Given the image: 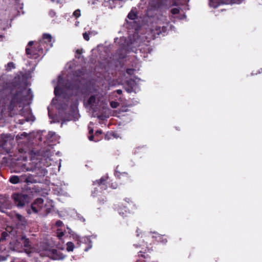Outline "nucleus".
Listing matches in <instances>:
<instances>
[{
	"label": "nucleus",
	"mask_w": 262,
	"mask_h": 262,
	"mask_svg": "<svg viewBox=\"0 0 262 262\" xmlns=\"http://www.w3.org/2000/svg\"><path fill=\"white\" fill-rule=\"evenodd\" d=\"M63 224V223L60 220H58L57 221H56V223H55V225L57 227H61Z\"/></svg>",
	"instance_id": "ea45409f"
},
{
	"label": "nucleus",
	"mask_w": 262,
	"mask_h": 262,
	"mask_svg": "<svg viewBox=\"0 0 262 262\" xmlns=\"http://www.w3.org/2000/svg\"><path fill=\"white\" fill-rule=\"evenodd\" d=\"M56 2H57V3H60V1H59V0H57Z\"/></svg>",
	"instance_id": "e2e57ef3"
},
{
	"label": "nucleus",
	"mask_w": 262,
	"mask_h": 262,
	"mask_svg": "<svg viewBox=\"0 0 262 262\" xmlns=\"http://www.w3.org/2000/svg\"><path fill=\"white\" fill-rule=\"evenodd\" d=\"M209 5L210 7H212L213 8H216L217 7V5L215 4L213 1L209 2Z\"/></svg>",
	"instance_id": "a19ab883"
},
{
	"label": "nucleus",
	"mask_w": 262,
	"mask_h": 262,
	"mask_svg": "<svg viewBox=\"0 0 262 262\" xmlns=\"http://www.w3.org/2000/svg\"><path fill=\"white\" fill-rule=\"evenodd\" d=\"M125 89L126 91V92H127L129 93H130L133 92H135V91H136L135 90H134L132 88L128 87L127 85H126Z\"/></svg>",
	"instance_id": "72a5a7b5"
},
{
	"label": "nucleus",
	"mask_w": 262,
	"mask_h": 262,
	"mask_svg": "<svg viewBox=\"0 0 262 262\" xmlns=\"http://www.w3.org/2000/svg\"><path fill=\"white\" fill-rule=\"evenodd\" d=\"M102 133V131L101 130H97L95 133L96 134H101Z\"/></svg>",
	"instance_id": "5fc2aeb1"
},
{
	"label": "nucleus",
	"mask_w": 262,
	"mask_h": 262,
	"mask_svg": "<svg viewBox=\"0 0 262 262\" xmlns=\"http://www.w3.org/2000/svg\"><path fill=\"white\" fill-rule=\"evenodd\" d=\"M6 249L5 246L1 245H0V252H2Z\"/></svg>",
	"instance_id": "49530a36"
},
{
	"label": "nucleus",
	"mask_w": 262,
	"mask_h": 262,
	"mask_svg": "<svg viewBox=\"0 0 262 262\" xmlns=\"http://www.w3.org/2000/svg\"><path fill=\"white\" fill-rule=\"evenodd\" d=\"M17 207H23L29 202L30 197L27 194H18L17 193Z\"/></svg>",
	"instance_id": "6e6552de"
},
{
	"label": "nucleus",
	"mask_w": 262,
	"mask_h": 262,
	"mask_svg": "<svg viewBox=\"0 0 262 262\" xmlns=\"http://www.w3.org/2000/svg\"><path fill=\"white\" fill-rule=\"evenodd\" d=\"M134 70L133 69H127L126 70V73L128 75H133L134 74Z\"/></svg>",
	"instance_id": "58836bf2"
},
{
	"label": "nucleus",
	"mask_w": 262,
	"mask_h": 262,
	"mask_svg": "<svg viewBox=\"0 0 262 262\" xmlns=\"http://www.w3.org/2000/svg\"><path fill=\"white\" fill-rule=\"evenodd\" d=\"M126 84L128 87L132 88L135 90L136 89V87L138 86L136 81L132 79L128 80L127 81Z\"/></svg>",
	"instance_id": "aec40b11"
},
{
	"label": "nucleus",
	"mask_w": 262,
	"mask_h": 262,
	"mask_svg": "<svg viewBox=\"0 0 262 262\" xmlns=\"http://www.w3.org/2000/svg\"><path fill=\"white\" fill-rule=\"evenodd\" d=\"M107 177H102L100 179L94 182V184H98L99 186L101 187V188L105 189V182L107 180Z\"/></svg>",
	"instance_id": "dca6fc26"
},
{
	"label": "nucleus",
	"mask_w": 262,
	"mask_h": 262,
	"mask_svg": "<svg viewBox=\"0 0 262 262\" xmlns=\"http://www.w3.org/2000/svg\"><path fill=\"white\" fill-rule=\"evenodd\" d=\"M48 114H49V117H50V112H49V113H48Z\"/></svg>",
	"instance_id": "774afa93"
},
{
	"label": "nucleus",
	"mask_w": 262,
	"mask_h": 262,
	"mask_svg": "<svg viewBox=\"0 0 262 262\" xmlns=\"http://www.w3.org/2000/svg\"><path fill=\"white\" fill-rule=\"evenodd\" d=\"M89 133L90 134H92L93 133V129L92 128H90V127H89Z\"/></svg>",
	"instance_id": "6e6d98bb"
},
{
	"label": "nucleus",
	"mask_w": 262,
	"mask_h": 262,
	"mask_svg": "<svg viewBox=\"0 0 262 262\" xmlns=\"http://www.w3.org/2000/svg\"><path fill=\"white\" fill-rule=\"evenodd\" d=\"M11 207V203L9 201L4 200L3 202L1 201L0 211L4 212L3 210L4 208H10Z\"/></svg>",
	"instance_id": "2eb2a0df"
},
{
	"label": "nucleus",
	"mask_w": 262,
	"mask_h": 262,
	"mask_svg": "<svg viewBox=\"0 0 262 262\" xmlns=\"http://www.w3.org/2000/svg\"><path fill=\"white\" fill-rule=\"evenodd\" d=\"M117 168L118 167H116V169L115 170V175L116 177H119L120 175L121 174V173L118 171V170H117Z\"/></svg>",
	"instance_id": "c03bdc74"
},
{
	"label": "nucleus",
	"mask_w": 262,
	"mask_h": 262,
	"mask_svg": "<svg viewBox=\"0 0 262 262\" xmlns=\"http://www.w3.org/2000/svg\"><path fill=\"white\" fill-rule=\"evenodd\" d=\"M90 34V33H88L86 32L83 33V34H82L83 37L85 40L89 41L90 40V37H89Z\"/></svg>",
	"instance_id": "2f4dec72"
},
{
	"label": "nucleus",
	"mask_w": 262,
	"mask_h": 262,
	"mask_svg": "<svg viewBox=\"0 0 262 262\" xmlns=\"http://www.w3.org/2000/svg\"><path fill=\"white\" fill-rule=\"evenodd\" d=\"M110 104L112 108H117L118 106V103L115 101L111 102Z\"/></svg>",
	"instance_id": "c9c22d12"
},
{
	"label": "nucleus",
	"mask_w": 262,
	"mask_h": 262,
	"mask_svg": "<svg viewBox=\"0 0 262 262\" xmlns=\"http://www.w3.org/2000/svg\"><path fill=\"white\" fill-rule=\"evenodd\" d=\"M41 154L45 160H47L51 156L50 151L49 150H46L45 152L41 151Z\"/></svg>",
	"instance_id": "a878e982"
},
{
	"label": "nucleus",
	"mask_w": 262,
	"mask_h": 262,
	"mask_svg": "<svg viewBox=\"0 0 262 262\" xmlns=\"http://www.w3.org/2000/svg\"><path fill=\"white\" fill-rule=\"evenodd\" d=\"M49 134H51V136H53V135H54V134H55V133H54V132H50V133H49Z\"/></svg>",
	"instance_id": "052dcab7"
},
{
	"label": "nucleus",
	"mask_w": 262,
	"mask_h": 262,
	"mask_svg": "<svg viewBox=\"0 0 262 262\" xmlns=\"http://www.w3.org/2000/svg\"><path fill=\"white\" fill-rule=\"evenodd\" d=\"M94 136L93 135H91L89 137V139L90 141H93V139H94Z\"/></svg>",
	"instance_id": "864d4df0"
},
{
	"label": "nucleus",
	"mask_w": 262,
	"mask_h": 262,
	"mask_svg": "<svg viewBox=\"0 0 262 262\" xmlns=\"http://www.w3.org/2000/svg\"><path fill=\"white\" fill-rule=\"evenodd\" d=\"M25 139L27 141H29L30 140L29 134H28L26 132H23L20 134H17V141L19 139Z\"/></svg>",
	"instance_id": "f3484780"
},
{
	"label": "nucleus",
	"mask_w": 262,
	"mask_h": 262,
	"mask_svg": "<svg viewBox=\"0 0 262 262\" xmlns=\"http://www.w3.org/2000/svg\"><path fill=\"white\" fill-rule=\"evenodd\" d=\"M116 92L118 94L120 95L122 94V91L121 90L119 89L116 90Z\"/></svg>",
	"instance_id": "3c124183"
},
{
	"label": "nucleus",
	"mask_w": 262,
	"mask_h": 262,
	"mask_svg": "<svg viewBox=\"0 0 262 262\" xmlns=\"http://www.w3.org/2000/svg\"><path fill=\"white\" fill-rule=\"evenodd\" d=\"M73 15L76 18L79 17L81 15L80 9L76 10L73 13Z\"/></svg>",
	"instance_id": "7c9ffc66"
},
{
	"label": "nucleus",
	"mask_w": 262,
	"mask_h": 262,
	"mask_svg": "<svg viewBox=\"0 0 262 262\" xmlns=\"http://www.w3.org/2000/svg\"><path fill=\"white\" fill-rule=\"evenodd\" d=\"M136 262H145V261L144 260L137 259Z\"/></svg>",
	"instance_id": "4d7b16f0"
},
{
	"label": "nucleus",
	"mask_w": 262,
	"mask_h": 262,
	"mask_svg": "<svg viewBox=\"0 0 262 262\" xmlns=\"http://www.w3.org/2000/svg\"><path fill=\"white\" fill-rule=\"evenodd\" d=\"M134 246L136 247H138L139 246L138 245H134Z\"/></svg>",
	"instance_id": "0e129e2a"
},
{
	"label": "nucleus",
	"mask_w": 262,
	"mask_h": 262,
	"mask_svg": "<svg viewBox=\"0 0 262 262\" xmlns=\"http://www.w3.org/2000/svg\"><path fill=\"white\" fill-rule=\"evenodd\" d=\"M112 188H114V189L116 188V185H115H115H113V186L112 185Z\"/></svg>",
	"instance_id": "680f3d73"
},
{
	"label": "nucleus",
	"mask_w": 262,
	"mask_h": 262,
	"mask_svg": "<svg viewBox=\"0 0 262 262\" xmlns=\"http://www.w3.org/2000/svg\"><path fill=\"white\" fill-rule=\"evenodd\" d=\"M53 208L52 202H50L44 205L43 200L42 198H37L31 204V207L27 209V212L28 214L32 213H38L40 215L46 216L51 211Z\"/></svg>",
	"instance_id": "20e7f679"
},
{
	"label": "nucleus",
	"mask_w": 262,
	"mask_h": 262,
	"mask_svg": "<svg viewBox=\"0 0 262 262\" xmlns=\"http://www.w3.org/2000/svg\"><path fill=\"white\" fill-rule=\"evenodd\" d=\"M118 211L119 214L122 216H123L124 215H126L127 214V213H128V210L126 208H124V212L122 211V209L121 208H119L118 210Z\"/></svg>",
	"instance_id": "c756f323"
},
{
	"label": "nucleus",
	"mask_w": 262,
	"mask_h": 262,
	"mask_svg": "<svg viewBox=\"0 0 262 262\" xmlns=\"http://www.w3.org/2000/svg\"><path fill=\"white\" fill-rule=\"evenodd\" d=\"M3 35H0V38H3Z\"/></svg>",
	"instance_id": "69168bd1"
},
{
	"label": "nucleus",
	"mask_w": 262,
	"mask_h": 262,
	"mask_svg": "<svg viewBox=\"0 0 262 262\" xmlns=\"http://www.w3.org/2000/svg\"><path fill=\"white\" fill-rule=\"evenodd\" d=\"M81 54V51L80 50H77L75 55L76 58L79 59L80 58Z\"/></svg>",
	"instance_id": "e433bc0d"
},
{
	"label": "nucleus",
	"mask_w": 262,
	"mask_h": 262,
	"mask_svg": "<svg viewBox=\"0 0 262 262\" xmlns=\"http://www.w3.org/2000/svg\"><path fill=\"white\" fill-rule=\"evenodd\" d=\"M77 216H78V218L79 219V220L81 221H82V222H85V219L80 214H78L77 215Z\"/></svg>",
	"instance_id": "37998d69"
},
{
	"label": "nucleus",
	"mask_w": 262,
	"mask_h": 262,
	"mask_svg": "<svg viewBox=\"0 0 262 262\" xmlns=\"http://www.w3.org/2000/svg\"><path fill=\"white\" fill-rule=\"evenodd\" d=\"M19 247L23 248V250L26 253L30 252L31 246L29 238L25 235H22L20 237L17 235V249Z\"/></svg>",
	"instance_id": "0eeeda50"
},
{
	"label": "nucleus",
	"mask_w": 262,
	"mask_h": 262,
	"mask_svg": "<svg viewBox=\"0 0 262 262\" xmlns=\"http://www.w3.org/2000/svg\"><path fill=\"white\" fill-rule=\"evenodd\" d=\"M63 82V78L61 76H58V84L57 86H56L54 88V94L55 96L59 95L61 92L62 90L61 88L59 86L60 85L62 84Z\"/></svg>",
	"instance_id": "f8f14e48"
},
{
	"label": "nucleus",
	"mask_w": 262,
	"mask_h": 262,
	"mask_svg": "<svg viewBox=\"0 0 262 262\" xmlns=\"http://www.w3.org/2000/svg\"><path fill=\"white\" fill-rule=\"evenodd\" d=\"M15 68V64L13 62H8L6 66V70L7 71H10L12 69H14Z\"/></svg>",
	"instance_id": "5701e85b"
},
{
	"label": "nucleus",
	"mask_w": 262,
	"mask_h": 262,
	"mask_svg": "<svg viewBox=\"0 0 262 262\" xmlns=\"http://www.w3.org/2000/svg\"><path fill=\"white\" fill-rule=\"evenodd\" d=\"M96 103V97L95 95H92L90 96V97L89 98L88 100V104L90 106H93L95 105V104Z\"/></svg>",
	"instance_id": "6ab92c4d"
},
{
	"label": "nucleus",
	"mask_w": 262,
	"mask_h": 262,
	"mask_svg": "<svg viewBox=\"0 0 262 262\" xmlns=\"http://www.w3.org/2000/svg\"><path fill=\"white\" fill-rule=\"evenodd\" d=\"M49 15L51 17H54L56 15V12L53 10H50L49 12Z\"/></svg>",
	"instance_id": "f704fd0d"
},
{
	"label": "nucleus",
	"mask_w": 262,
	"mask_h": 262,
	"mask_svg": "<svg viewBox=\"0 0 262 262\" xmlns=\"http://www.w3.org/2000/svg\"><path fill=\"white\" fill-rule=\"evenodd\" d=\"M34 43V42L33 41H30L29 42H28V46H30L31 47Z\"/></svg>",
	"instance_id": "603ef678"
},
{
	"label": "nucleus",
	"mask_w": 262,
	"mask_h": 262,
	"mask_svg": "<svg viewBox=\"0 0 262 262\" xmlns=\"http://www.w3.org/2000/svg\"><path fill=\"white\" fill-rule=\"evenodd\" d=\"M12 232H13V230L11 229V227L6 228V231L2 233L1 237H0V242L6 240L7 237H10L12 234Z\"/></svg>",
	"instance_id": "9d476101"
},
{
	"label": "nucleus",
	"mask_w": 262,
	"mask_h": 262,
	"mask_svg": "<svg viewBox=\"0 0 262 262\" xmlns=\"http://www.w3.org/2000/svg\"><path fill=\"white\" fill-rule=\"evenodd\" d=\"M16 77L14 78L13 81L12 83L13 88H12L11 91L13 93V96L8 107L9 116L11 117L14 116L16 114L15 110V107L16 106V91H15V89L16 87Z\"/></svg>",
	"instance_id": "39448f33"
},
{
	"label": "nucleus",
	"mask_w": 262,
	"mask_h": 262,
	"mask_svg": "<svg viewBox=\"0 0 262 262\" xmlns=\"http://www.w3.org/2000/svg\"><path fill=\"white\" fill-rule=\"evenodd\" d=\"M23 179H24V178H20L18 176H17V183H19L20 182L22 181Z\"/></svg>",
	"instance_id": "8fccbe9b"
},
{
	"label": "nucleus",
	"mask_w": 262,
	"mask_h": 262,
	"mask_svg": "<svg viewBox=\"0 0 262 262\" xmlns=\"http://www.w3.org/2000/svg\"><path fill=\"white\" fill-rule=\"evenodd\" d=\"M21 166V169L23 171L26 170V171H31L33 170L32 168H29L28 167L26 168V166L25 164H21L20 165V163H17V172H18V167Z\"/></svg>",
	"instance_id": "b1692460"
},
{
	"label": "nucleus",
	"mask_w": 262,
	"mask_h": 262,
	"mask_svg": "<svg viewBox=\"0 0 262 262\" xmlns=\"http://www.w3.org/2000/svg\"><path fill=\"white\" fill-rule=\"evenodd\" d=\"M45 173H46V172H45V170H44L43 169H42V172H41L43 176H45Z\"/></svg>",
	"instance_id": "13d9d810"
},
{
	"label": "nucleus",
	"mask_w": 262,
	"mask_h": 262,
	"mask_svg": "<svg viewBox=\"0 0 262 262\" xmlns=\"http://www.w3.org/2000/svg\"><path fill=\"white\" fill-rule=\"evenodd\" d=\"M136 17H137L136 14L132 11H131L127 15V18L130 20L135 19Z\"/></svg>",
	"instance_id": "393cba45"
},
{
	"label": "nucleus",
	"mask_w": 262,
	"mask_h": 262,
	"mask_svg": "<svg viewBox=\"0 0 262 262\" xmlns=\"http://www.w3.org/2000/svg\"><path fill=\"white\" fill-rule=\"evenodd\" d=\"M244 0H231L232 2L233 3H236V4H240Z\"/></svg>",
	"instance_id": "a18cd8bd"
},
{
	"label": "nucleus",
	"mask_w": 262,
	"mask_h": 262,
	"mask_svg": "<svg viewBox=\"0 0 262 262\" xmlns=\"http://www.w3.org/2000/svg\"><path fill=\"white\" fill-rule=\"evenodd\" d=\"M35 64L27 60L17 74V106L21 107L17 113V128L26 130L35 120L30 107L33 98L30 80L35 69Z\"/></svg>",
	"instance_id": "f257e3e1"
},
{
	"label": "nucleus",
	"mask_w": 262,
	"mask_h": 262,
	"mask_svg": "<svg viewBox=\"0 0 262 262\" xmlns=\"http://www.w3.org/2000/svg\"><path fill=\"white\" fill-rule=\"evenodd\" d=\"M25 181L27 182V183H36V180H34V179H32L31 178V177L28 176V177H26L25 179Z\"/></svg>",
	"instance_id": "cd10ccee"
},
{
	"label": "nucleus",
	"mask_w": 262,
	"mask_h": 262,
	"mask_svg": "<svg viewBox=\"0 0 262 262\" xmlns=\"http://www.w3.org/2000/svg\"><path fill=\"white\" fill-rule=\"evenodd\" d=\"M138 256L139 257H144L145 258V256L142 254V252L141 251H140L139 253H138Z\"/></svg>",
	"instance_id": "de8ad7c7"
},
{
	"label": "nucleus",
	"mask_w": 262,
	"mask_h": 262,
	"mask_svg": "<svg viewBox=\"0 0 262 262\" xmlns=\"http://www.w3.org/2000/svg\"><path fill=\"white\" fill-rule=\"evenodd\" d=\"M153 233L155 235H153L152 238H155L157 242H160L162 244H166L167 243V239L166 238H164L163 235H160L156 232Z\"/></svg>",
	"instance_id": "4468645a"
},
{
	"label": "nucleus",
	"mask_w": 262,
	"mask_h": 262,
	"mask_svg": "<svg viewBox=\"0 0 262 262\" xmlns=\"http://www.w3.org/2000/svg\"><path fill=\"white\" fill-rule=\"evenodd\" d=\"M165 4V0H148L144 28L146 31L145 38L148 42L156 38L157 36L166 33L168 26L166 17L163 15H157L158 9Z\"/></svg>",
	"instance_id": "f03ea898"
},
{
	"label": "nucleus",
	"mask_w": 262,
	"mask_h": 262,
	"mask_svg": "<svg viewBox=\"0 0 262 262\" xmlns=\"http://www.w3.org/2000/svg\"><path fill=\"white\" fill-rule=\"evenodd\" d=\"M100 0H89L88 3L91 5H95Z\"/></svg>",
	"instance_id": "4c0bfd02"
},
{
	"label": "nucleus",
	"mask_w": 262,
	"mask_h": 262,
	"mask_svg": "<svg viewBox=\"0 0 262 262\" xmlns=\"http://www.w3.org/2000/svg\"><path fill=\"white\" fill-rule=\"evenodd\" d=\"M9 248L11 251H15L16 248V240L14 239L13 241L10 242L9 245Z\"/></svg>",
	"instance_id": "412c9836"
},
{
	"label": "nucleus",
	"mask_w": 262,
	"mask_h": 262,
	"mask_svg": "<svg viewBox=\"0 0 262 262\" xmlns=\"http://www.w3.org/2000/svg\"><path fill=\"white\" fill-rule=\"evenodd\" d=\"M63 235L64 233L62 232L58 233V236L59 237V238H61Z\"/></svg>",
	"instance_id": "09e8293b"
},
{
	"label": "nucleus",
	"mask_w": 262,
	"mask_h": 262,
	"mask_svg": "<svg viewBox=\"0 0 262 262\" xmlns=\"http://www.w3.org/2000/svg\"><path fill=\"white\" fill-rule=\"evenodd\" d=\"M13 141V139L10 135H2L0 137V147L9 153L12 147Z\"/></svg>",
	"instance_id": "423d86ee"
},
{
	"label": "nucleus",
	"mask_w": 262,
	"mask_h": 262,
	"mask_svg": "<svg viewBox=\"0 0 262 262\" xmlns=\"http://www.w3.org/2000/svg\"><path fill=\"white\" fill-rule=\"evenodd\" d=\"M52 37L51 34L45 33L42 38L36 42L33 49L29 47L26 49L27 55H30V58L41 59L47 51L52 47Z\"/></svg>",
	"instance_id": "7ed1b4c3"
},
{
	"label": "nucleus",
	"mask_w": 262,
	"mask_h": 262,
	"mask_svg": "<svg viewBox=\"0 0 262 262\" xmlns=\"http://www.w3.org/2000/svg\"><path fill=\"white\" fill-rule=\"evenodd\" d=\"M50 1H52V2H55V0H50Z\"/></svg>",
	"instance_id": "338daca9"
},
{
	"label": "nucleus",
	"mask_w": 262,
	"mask_h": 262,
	"mask_svg": "<svg viewBox=\"0 0 262 262\" xmlns=\"http://www.w3.org/2000/svg\"><path fill=\"white\" fill-rule=\"evenodd\" d=\"M12 198L13 200L14 203H16V193H13L12 195Z\"/></svg>",
	"instance_id": "79ce46f5"
},
{
	"label": "nucleus",
	"mask_w": 262,
	"mask_h": 262,
	"mask_svg": "<svg viewBox=\"0 0 262 262\" xmlns=\"http://www.w3.org/2000/svg\"><path fill=\"white\" fill-rule=\"evenodd\" d=\"M65 88L68 90H73L76 88V86L73 85L72 84H69V81L66 83Z\"/></svg>",
	"instance_id": "bb28decb"
},
{
	"label": "nucleus",
	"mask_w": 262,
	"mask_h": 262,
	"mask_svg": "<svg viewBox=\"0 0 262 262\" xmlns=\"http://www.w3.org/2000/svg\"><path fill=\"white\" fill-rule=\"evenodd\" d=\"M139 229H138L136 231V232H137V236H139Z\"/></svg>",
	"instance_id": "bf43d9fd"
},
{
	"label": "nucleus",
	"mask_w": 262,
	"mask_h": 262,
	"mask_svg": "<svg viewBox=\"0 0 262 262\" xmlns=\"http://www.w3.org/2000/svg\"><path fill=\"white\" fill-rule=\"evenodd\" d=\"M70 105L71 109L75 111L77 109L78 101L76 99H74L72 97H70L67 101L66 105Z\"/></svg>",
	"instance_id": "9b49d317"
},
{
	"label": "nucleus",
	"mask_w": 262,
	"mask_h": 262,
	"mask_svg": "<svg viewBox=\"0 0 262 262\" xmlns=\"http://www.w3.org/2000/svg\"><path fill=\"white\" fill-rule=\"evenodd\" d=\"M27 224L26 220L21 215L17 214V229H23Z\"/></svg>",
	"instance_id": "1a4fd4ad"
},
{
	"label": "nucleus",
	"mask_w": 262,
	"mask_h": 262,
	"mask_svg": "<svg viewBox=\"0 0 262 262\" xmlns=\"http://www.w3.org/2000/svg\"><path fill=\"white\" fill-rule=\"evenodd\" d=\"M170 12L172 15L178 14L180 12V9L178 8H171Z\"/></svg>",
	"instance_id": "c85d7f7f"
},
{
	"label": "nucleus",
	"mask_w": 262,
	"mask_h": 262,
	"mask_svg": "<svg viewBox=\"0 0 262 262\" xmlns=\"http://www.w3.org/2000/svg\"><path fill=\"white\" fill-rule=\"evenodd\" d=\"M17 16L21 14H24L25 12L23 10V4L20 3V0H17Z\"/></svg>",
	"instance_id": "a211bd4d"
},
{
	"label": "nucleus",
	"mask_w": 262,
	"mask_h": 262,
	"mask_svg": "<svg viewBox=\"0 0 262 262\" xmlns=\"http://www.w3.org/2000/svg\"><path fill=\"white\" fill-rule=\"evenodd\" d=\"M74 247V245L72 242H69L67 243V250L68 252L73 251Z\"/></svg>",
	"instance_id": "4be33fe9"
},
{
	"label": "nucleus",
	"mask_w": 262,
	"mask_h": 262,
	"mask_svg": "<svg viewBox=\"0 0 262 262\" xmlns=\"http://www.w3.org/2000/svg\"><path fill=\"white\" fill-rule=\"evenodd\" d=\"M81 241L88 245V247H86L84 249L85 251H88L92 247V242L90 236L82 237Z\"/></svg>",
	"instance_id": "ddd939ff"
},
{
	"label": "nucleus",
	"mask_w": 262,
	"mask_h": 262,
	"mask_svg": "<svg viewBox=\"0 0 262 262\" xmlns=\"http://www.w3.org/2000/svg\"><path fill=\"white\" fill-rule=\"evenodd\" d=\"M9 181L12 184H16V176H12V177H11Z\"/></svg>",
	"instance_id": "473e14b6"
}]
</instances>
